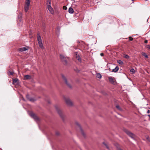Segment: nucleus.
<instances>
[{
	"label": "nucleus",
	"instance_id": "nucleus-16",
	"mask_svg": "<svg viewBox=\"0 0 150 150\" xmlns=\"http://www.w3.org/2000/svg\"><path fill=\"white\" fill-rule=\"evenodd\" d=\"M119 69V68L117 66L115 69L112 70V72H116Z\"/></svg>",
	"mask_w": 150,
	"mask_h": 150
},
{
	"label": "nucleus",
	"instance_id": "nucleus-10",
	"mask_svg": "<svg viewBox=\"0 0 150 150\" xmlns=\"http://www.w3.org/2000/svg\"><path fill=\"white\" fill-rule=\"evenodd\" d=\"M76 59L79 62H81V59L79 55L78 54L77 52H75Z\"/></svg>",
	"mask_w": 150,
	"mask_h": 150
},
{
	"label": "nucleus",
	"instance_id": "nucleus-31",
	"mask_svg": "<svg viewBox=\"0 0 150 150\" xmlns=\"http://www.w3.org/2000/svg\"><path fill=\"white\" fill-rule=\"evenodd\" d=\"M116 107L119 110H121V108H120V107L119 105H116Z\"/></svg>",
	"mask_w": 150,
	"mask_h": 150
},
{
	"label": "nucleus",
	"instance_id": "nucleus-30",
	"mask_svg": "<svg viewBox=\"0 0 150 150\" xmlns=\"http://www.w3.org/2000/svg\"><path fill=\"white\" fill-rule=\"evenodd\" d=\"M145 137L146 139H147L149 142L150 141V140H149V137L148 136H145Z\"/></svg>",
	"mask_w": 150,
	"mask_h": 150
},
{
	"label": "nucleus",
	"instance_id": "nucleus-1",
	"mask_svg": "<svg viewBox=\"0 0 150 150\" xmlns=\"http://www.w3.org/2000/svg\"><path fill=\"white\" fill-rule=\"evenodd\" d=\"M30 3V0H26L25 5V12H27L29 9Z\"/></svg>",
	"mask_w": 150,
	"mask_h": 150
},
{
	"label": "nucleus",
	"instance_id": "nucleus-12",
	"mask_svg": "<svg viewBox=\"0 0 150 150\" xmlns=\"http://www.w3.org/2000/svg\"><path fill=\"white\" fill-rule=\"evenodd\" d=\"M47 8L48 10H49V11L52 14L53 13L54 10L51 6H47Z\"/></svg>",
	"mask_w": 150,
	"mask_h": 150
},
{
	"label": "nucleus",
	"instance_id": "nucleus-29",
	"mask_svg": "<svg viewBox=\"0 0 150 150\" xmlns=\"http://www.w3.org/2000/svg\"><path fill=\"white\" fill-rule=\"evenodd\" d=\"M145 47L148 49H150V46L149 45H145Z\"/></svg>",
	"mask_w": 150,
	"mask_h": 150
},
{
	"label": "nucleus",
	"instance_id": "nucleus-36",
	"mask_svg": "<svg viewBox=\"0 0 150 150\" xmlns=\"http://www.w3.org/2000/svg\"><path fill=\"white\" fill-rule=\"evenodd\" d=\"M56 134L57 135H58L59 134V133L58 132H56Z\"/></svg>",
	"mask_w": 150,
	"mask_h": 150
},
{
	"label": "nucleus",
	"instance_id": "nucleus-24",
	"mask_svg": "<svg viewBox=\"0 0 150 150\" xmlns=\"http://www.w3.org/2000/svg\"><path fill=\"white\" fill-rule=\"evenodd\" d=\"M142 54L145 57L147 58L148 57V55L146 54L144 52H142Z\"/></svg>",
	"mask_w": 150,
	"mask_h": 150
},
{
	"label": "nucleus",
	"instance_id": "nucleus-25",
	"mask_svg": "<svg viewBox=\"0 0 150 150\" xmlns=\"http://www.w3.org/2000/svg\"><path fill=\"white\" fill-rule=\"evenodd\" d=\"M124 57L126 59H129V56L128 55H125L124 56Z\"/></svg>",
	"mask_w": 150,
	"mask_h": 150
},
{
	"label": "nucleus",
	"instance_id": "nucleus-19",
	"mask_svg": "<svg viewBox=\"0 0 150 150\" xmlns=\"http://www.w3.org/2000/svg\"><path fill=\"white\" fill-rule=\"evenodd\" d=\"M39 46L41 48H42L43 47V45L42 42H38Z\"/></svg>",
	"mask_w": 150,
	"mask_h": 150
},
{
	"label": "nucleus",
	"instance_id": "nucleus-2",
	"mask_svg": "<svg viewBox=\"0 0 150 150\" xmlns=\"http://www.w3.org/2000/svg\"><path fill=\"white\" fill-rule=\"evenodd\" d=\"M29 114L31 117L33 118L34 120L38 121L39 120L38 117L32 112H30L29 113Z\"/></svg>",
	"mask_w": 150,
	"mask_h": 150
},
{
	"label": "nucleus",
	"instance_id": "nucleus-21",
	"mask_svg": "<svg viewBox=\"0 0 150 150\" xmlns=\"http://www.w3.org/2000/svg\"><path fill=\"white\" fill-rule=\"evenodd\" d=\"M47 6H51V0H47Z\"/></svg>",
	"mask_w": 150,
	"mask_h": 150
},
{
	"label": "nucleus",
	"instance_id": "nucleus-35",
	"mask_svg": "<svg viewBox=\"0 0 150 150\" xmlns=\"http://www.w3.org/2000/svg\"><path fill=\"white\" fill-rule=\"evenodd\" d=\"M100 55L101 56H103L104 55V54L103 53H101L100 54Z\"/></svg>",
	"mask_w": 150,
	"mask_h": 150
},
{
	"label": "nucleus",
	"instance_id": "nucleus-20",
	"mask_svg": "<svg viewBox=\"0 0 150 150\" xmlns=\"http://www.w3.org/2000/svg\"><path fill=\"white\" fill-rule=\"evenodd\" d=\"M117 62L120 64L122 65L123 64V62L120 60H118Z\"/></svg>",
	"mask_w": 150,
	"mask_h": 150
},
{
	"label": "nucleus",
	"instance_id": "nucleus-33",
	"mask_svg": "<svg viewBox=\"0 0 150 150\" xmlns=\"http://www.w3.org/2000/svg\"><path fill=\"white\" fill-rule=\"evenodd\" d=\"M129 41H132L133 40V38H132L131 37H129Z\"/></svg>",
	"mask_w": 150,
	"mask_h": 150
},
{
	"label": "nucleus",
	"instance_id": "nucleus-7",
	"mask_svg": "<svg viewBox=\"0 0 150 150\" xmlns=\"http://www.w3.org/2000/svg\"><path fill=\"white\" fill-rule=\"evenodd\" d=\"M65 102L67 105L69 106H71L73 103L70 99L68 98H65Z\"/></svg>",
	"mask_w": 150,
	"mask_h": 150
},
{
	"label": "nucleus",
	"instance_id": "nucleus-40",
	"mask_svg": "<svg viewBox=\"0 0 150 150\" xmlns=\"http://www.w3.org/2000/svg\"><path fill=\"white\" fill-rule=\"evenodd\" d=\"M43 31H44V32H45V30H44Z\"/></svg>",
	"mask_w": 150,
	"mask_h": 150
},
{
	"label": "nucleus",
	"instance_id": "nucleus-32",
	"mask_svg": "<svg viewBox=\"0 0 150 150\" xmlns=\"http://www.w3.org/2000/svg\"><path fill=\"white\" fill-rule=\"evenodd\" d=\"M63 9L64 10H66L67 9V8L66 6H64L63 7Z\"/></svg>",
	"mask_w": 150,
	"mask_h": 150
},
{
	"label": "nucleus",
	"instance_id": "nucleus-14",
	"mask_svg": "<svg viewBox=\"0 0 150 150\" xmlns=\"http://www.w3.org/2000/svg\"><path fill=\"white\" fill-rule=\"evenodd\" d=\"M37 35V40L38 42H42L41 38L40 35V33H38Z\"/></svg>",
	"mask_w": 150,
	"mask_h": 150
},
{
	"label": "nucleus",
	"instance_id": "nucleus-17",
	"mask_svg": "<svg viewBox=\"0 0 150 150\" xmlns=\"http://www.w3.org/2000/svg\"><path fill=\"white\" fill-rule=\"evenodd\" d=\"M68 11L69 13H72L74 12L73 9L71 7L69 8Z\"/></svg>",
	"mask_w": 150,
	"mask_h": 150
},
{
	"label": "nucleus",
	"instance_id": "nucleus-15",
	"mask_svg": "<svg viewBox=\"0 0 150 150\" xmlns=\"http://www.w3.org/2000/svg\"><path fill=\"white\" fill-rule=\"evenodd\" d=\"M68 59V58L67 57H66V59H63L62 60V61L63 63V64H67V59Z\"/></svg>",
	"mask_w": 150,
	"mask_h": 150
},
{
	"label": "nucleus",
	"instance_id": "nucleus-23",
	"mask_svg": "<svg viewBox=\"0 0 150 150\" xmlns=\"http://www.w3.org/2000/svg\"><path fill=\"white\" fill-rule=\"evenodd\" d=\"M96 76L99 79H100L102 77L101 75L99 73L97 74Z\"/></svg>",
	"mask_w": 150,
	"mask_h": 150
},
{
	"label": "nucleus",
	"instance_id": "nucleus-9",
	"mask_svg": "<svg viewBox=\"0 0 150 150\" xmlns=\"http://www.w3.org/2000/svg\"><path fill=\"white\" fill-rule=\"evenodd\" d=\"M28 47H25L18 49V50L19 51L23 52L28 50Z\"/></svg>",
	"mask_w": 150,
	"mask_h": 150
},
{
	"label": "nucleus",
	"instance_id": "nucleus-39",
	"mask_svg": "<svg viewBox=\"0 0 150 150\" xmlns=\"http://www.w3.org/2000/svg\"><path fill=\"white\" fill-rule=\"evenodd\" d=\"M147 116L149 117L150 118V115H148Z\"/></svg>",
	"mask_w": 150,
	"mask_h": 150
},
{
	"label": "nucleus",
	"instance_id": "nucleus-22",
	"mask_svg": "<svg viewBox=\"0 0 150 150\" xmlns=\"http://www.w3.org/2000/svg\"><path fill=\"white\" fill-rule=\"evenodd\" d=\"M60 59H61V60H62V59H66V57H65V56H64V55H62V54H60Z\"/></svg>",
	"mask_w": 150,
	"mask_h": 150
},
{
	"label": "nucleus",
	"instance_id": "nucleus-11",
	"mask_svg": "<svg viewBox=\"0 0 150 150\" xmlns=\"http://www.w3.org/2000/svg\"><path fill=\"white\" fill-rule=\"evenodd\" d=\"M108 79L110 82L112 84H114L115 81H114L113 78L112 77H109Z\"/></svg>",
	"mask_w": 150,
	"mask_h": 150
},
{
	"label": "nucleus",
	"instance_id": "nucleus-6",
	"mask_svg": "<svg viewBox=\"0 0 150 150\" xmlns=\"http://www.w3.org/2000/svg\"><path fill=\"white\" fill-rule=\"evenodd\" d=\"M75 123H76V125L77 126H78V127L79 128L80 130V131H81V134H82V135L84 137H85V136H86L85 134V133H84V132H83V130L82 129L80 125V124L77 122H75Z\"/></svg>",
	"mask_w": 150,
	"mask_h": 150
},
{
	"label": "nucleus",
	"instance_id": "nucleus-8",
	"mask_svg": "<svg viewBox=\"0 0 150 150\" xmlns=\"http://www.w3.org/2000/svg\"><path fill=\"white\" fill-rule=\"evenodd\" d=\"M26 97L28 100L32 102H34L36 100L35 98L30 97L29 94H27L26 95Z\"/></svg>",
	"mask_w": 150,
	"mask_h": 150
},
{
	"label": "nucleus",
	"instance_id": "nucleus-28",
	"mask_svg": "<svg viewBox=\"0 0 150 150\" xmlns=\"http://www.w3.org/2000/svg\"><path fill=\"white\" fill-rule=\"evenodd\" d=\"M18 79H13V83H16L17 82V81H18Z\"/></svg>",
	"mask_w": 150,
	"mask_h": 150
},
{
	"label": "nucleus",
	"instance_id": "nucleus-41",
	"mask_svg": "<svg viewBox=\"0 0 150 150\" xmlns=\"http://www.w3.org/2000/svg\"><path fill=\"white\" fill-rule=\"evenodd\" d=\"M23 100H24V98H23Z\"/></svg>",
	"mask_w": 150,
	"mask_h": 150
},
{
	"label": "nucleus",
	"instance_id": "nucleus-34",
	"mask_svg": "<svg viewBox=\"0 0 150 150\" xmlns=\"http://www.w3.org/2000/svg\"><path fill=\"white\" fill-rule=\"evenodd\" d=\"M148 42V40H146L144 41V43H147Z\"/></svg>",
	"mask_w": 150,
	"mask_h": 150
},
{
	"label": "nucleus",
	"instance_id": "nucleus-5",
	"mask_svg": "<svg viewBox=\"0 0 150 150\" xmlns=\"http://www.w3.org/2000/svg\"><path fill=\"white\" fill-rule=\"evenodd\" d=\"M62 77L63 80H64L65 83L70 88H71V86L70 83H69L67 79L64 76L63 74L62 75Z\"/></svg>",
	"mask_w": 150,
	"mask_h": 150
},
{
	"label": "nucleus",
	"instance_id": "nucleus-37",
	"mask_svg": "<svg viewBox=\"0 0 150 150\" xmlns=\"http://www.w3.org/2000/svg\"><path fill=\"white\" fill-rule=\"evenodd\" d=\"M117 149H118V150H122V149H121L120 148H118Z\"/></svg>",
	"mask_w": 150,
	"mask_h": 150
},
{
	"label": "nucleus",
	"instance_id": "nucleus-13",
	"mask_svg": "<svg viewBox=\"0 0 150 150\" xmlns=\"http://www.w3.org/2000/svg\"><path fill=\"white\" fill-rule=\"evenodd\" d=\"M31 79V76L29 75H27L24 76V79L25 80H27L28 79Z\"/></svg>",
	"mask_w": 150,
	"mask_h": 150
},
{
	"label": "nucleus",
	"instance_id": "nucleus-4",
	"mask_svg": "<svg viewBox=\"0 0 150 150\" xmlns=\"http://www.w3.org/2000/svg\"><path fill=\"white\" fill-rule=\"evenodd\" d=\"M124 131L131 138H134V135L132 133H131L129 131L126 129H125Z\"/></svg>",
	"mask_w": 150,
	"mask_h": 150
},
{
	"label": "nucleus",
	"instance_id": "nucleus-27",
	"mask_svg": "<svg viewBox=\"0 0 150 150\" xmlns=\"http://www.w3.org/2000/svg\"><path fill=\"white\" fill-rule=\"evenodd\" d=\"M130 71L131 72H132L133 74H134L135 72V70L134 69H131Z\"/></svg>",
	"mask_w": 150,
	"mask_h": 150
},
{
	"label": "nucleus",
	"instance_id": "nucleus-38",
	"mask_svg": "<svg viewBox=\"0 0 150 150\" xmlns=\"http://www.w3.org/2000/svg\"><path fill=\"white\" fill-rule=\"evenodd\" d=\"M149 112H150V111H149V110H148V111H147V113H149Z\"/></svg>",
	"mask_w": 150,
	"mask_h": 150
},
{
	"label": "nucleus",
	"instance_id": "nucleus-3",
	"mask_svg": "<svg viewBox=\"0 0 150 150\" xmlns=\"http://www.w3.org/2000/svg\"><path fill=\"white\" fill-rule=\"evenodd\" d=\"M55 108L59 116L62 118H63V115L62 111L59 109V107L57 105L55 106Z\"/></svg>",
	"mask_w": 150,
	"mask_h": 150
},
{
	"label": "nucleus",
	"instance_id": "nucleus-26",
	"mask_svg": "<svg viewBox=\"0 0 150 150\" xmlns=\"http://www.w3.org/2000/svg\"><path fill=\"white\" fill-rule=\"evenodd\" d=\"M7 74L8 75H11L13 74V72L12 71H9L7 72Z\"/></svg>",
	"mask_w": 150,
	"mask_h": 150
},
{
	"label": "nucleus",
	"instance_id": "nucleus-18",
	"mask_svg": "<svg viewBox=\"0 0 150 150\" xmlns=\"http://www.w3.org/2000/svg\"><path fill=\"white\" fill-rule=\"evenodd\" d=\"M103 144L105 146V147L108 150H109V147L107 143L105 142H103Z\"/></svg>",
	"mask_w": 150,
	"mask_h": 150
}]
</instances>
